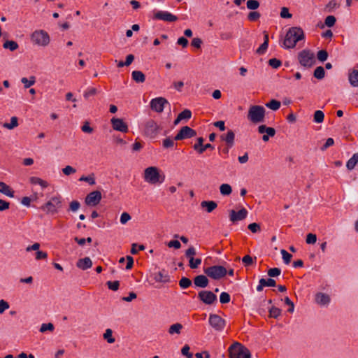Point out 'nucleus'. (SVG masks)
Segmentation results:
<instances>
[{
  "mask_svg": "<svg viewBox=\"0 0 358 358\" xmlns=\"http://www.w3.org/2000/svg\"><path fill=\"white\" fill-rule=\"evenodd\" d=\"M31 43L39 47H46L50 43V37L49 34L43 29H37L30 35Z\"/></svg>",
  "mask_w": 358,
  "mask_h": 358,
  "instance_id": "obj_5",
  "label": "nucleus"
},
{
  "mask_svg": "<svg viewBox=\"0 0 358 358\" xmlns=\"http://www.w3.org/2000/svg\"><path fill=\"white\" fill-rule=\"evenodd\" d=\"M0 192L10 198L14 196V191L3 182H0Z\"/></svg>",
  "mask_w": 358,
  "mask_h": 358,
  "instance_id": "obj_25",
  "label": "nucleus"
},
{
  "mask_svg": "<svg viewBox=\"0 0 358 358\" xmlns=\"http://www.w3.org/2000/svg\"><path fill=\"white\" fill-rule=\"evenodd\" d=\"M103 337L110 344H112L115 341V339L113 336V331L110 329H107L105 331L104 334H103Z\"/></svg>",
  "mask_w": 358,
  "mask_h": 358,
  "instance_id": "obj_35",
  "label": "nucleus"
},
{
  "mask_svg": "<svg viewBox=\"0 0 358 358\" xmlns=\"http://www.w3.org/2000/svg\"><path fill=\"white\" fill-rule=\"evenodd\" d=\"M201 264V258H194L189 260V266L191 268L195 269L197 268L200 264Z\"/></svg>",
  "mask_w": 358,
  "mask_h": 358,
  "instance_id": "obj_41",
  "label": "nucleus"
},
{
  "mask_svg": "<svg viewBox=\"0 0 358 358\" xmlns=\"http://www.w3.org/2000/svg\"><path fill=\"white\" fill-rule=\"evenodd\" d=\"M217 206V204L214 201H203L201 203V207L204 208L206 212H213Z\"/></svg>",
  "mask_w": 358,
  "mask_h": 358,
  "instance_id": "obj_24",
  "label": "nucleus"
},
{
  "mask_svg": "<svg viewBox=\"0 0 358 358\" xmlns=\"http://www.w3.org/2000/svg\"><path fill=\"white\" fill-rule=\"evenodd\" d=\"M154 18L164 22H173L178 20V17L170 12L158 10L154 13Z\"/></svg>",
  "mask_w": 358,
  "mask_h": 358,
  "instance_id": "obj_14",
  "label": "nucleus"
},
{
  "mask_svg": "<svg viewBox=\"0 0 358 358\" xmlns=\"http://www.w3.org/2000/svg\"><path fill=\"white\" fill-rule=\"evenodd\" d=\"M280 17L282 18H291L292 14L289 13V9L287 8L283 7L281 8Z\"/></svg>",
  "mask_w": 358,
  "mask_h": 358,
  "instance_id": "obj_62",
  "label": "nucleus"
},
{
  "mask_svg": "<svg viewBox=\"0 0 358 358\" xmlns=\"http://www.w3.org/2000/svg\"><path fill=\"white\" fill-rule=\"evenodd\" d=\"M29 182L32 185H40L42 188H46L48 186V182L41 178L33 176L29 178Z\"/></svg>",
  "mask_w": 358,
  "mask_h": 358,
  "instance_id": "obj_30",
  "label": "nucleus"
},
{
  "mask_svg": "<svg viewBox=\"0 0 358 358\" xmlns=\"http://www.w3.org/2000/svg\"><path fill=\"white\" fill-rule=\"evenodd\" d=\"M62 172L64 175L69 176L75 173L76 172V170L71 166H66L64 169H62Z\"/></svg>",
  "mask_w": 358,
  "mask_h": 358,
  "instance_id": "obj_57",
  "label": "nucleus"
},
{
  "mask_svg": "<svg viewBox=\"0 0 358 358\" xmlns=\"http://www.w3.org/2000/svg\"><path fill=\"white\" fill-rule=\"evenodd\" d=\"M298 60L303 67H311L315 62V55L308 50H303L298 55Z\"/></svg>",
  "mask_w": 358,
  "mask_h": 358,
  "instance_id": "obj_8",
  "label": "nucleus"
},
{
  "mask_svg": "<svg viewBox=\"0 0 358 358\" xmlns=\"http://www.w3.org/2000/svg\"><path fill=\"white\" fill-rule=\"evenodd\" d=\"M315 302L320 306H327L330 302V297L327 294L319 292L315 295Z\"/></svg>",
  "mask_w": 358,
  "mask_h": 358,
  "instance_id": "obj_20",
  "label": "nucleus"
},
{
  "mask_svg": "<svg viewBox=\"0 0 358 358\" xmlns=\"http://www.w3.org/2000/svg\"><path fill=\"white\" fill-rule=\"evenodd\" d=\"M161 130V127L152 120H148L145 124V134L151 138H155Z\"/></svg>",
  "mask_w": 358,
  "mask_h": 358,
  "instance_id": "obj_9",
  "label": "nucleus"
},
{
  "mask_svg": "<svg viewBox=\"0 0 358 358\" xmlns=\"http://www.w3.org/2000/svg\"><path fill=\"white\" fill-rule=\"evenodd\" d=\"M325 24L329 27H331L335 24L336 18L333 15H329L325 19Z\"/></svg>",
  "mask_w": 358,
  "mask_h": 358,
  "instance_id": "obj_56",
  "label": "nucleus"
},
{
  "mask_svg": "<svg viewBox=\"0 0 358 358\" xmlns=\"http://www.w3.org/2000/svg\"><path fill=\"white\" fill-rule=\"evenodd\" d=\"M189 346L188 345H185L181 349V353L183 356H185L187 358H192V353L189 352Z\"/></svg>",
  "mask_w": 358,
  "mask_h": 358,
  "instance_id": "obj_51",
  "label": "nucleus"
},
{
  "mask_svg": "<svg viewBox=\"0 0 358 358\" xmlns=\"http://www.w3.org/2000/svg\"><path fill=\"white\" fill-rule=\"evenodd\" d=\"M358 162V152L353 155V156L348 161L346 166L349 170H352Z\"/></svg>",
  "mask_w": 358,
  "mask_h": 358,
  "instance_id": "obj_33",
  "label": "nucleus"
},
{
  "mask_svg": "<svg viewBox=\"0 0 358 358\" xmlns=\"http://www.w3.org/2000/svg\"><path fill=\"white\" fill-rule=\"evenodd\" d=\"M77 267L82 270L90 268L92 266V262L90 257H85L78 260L76 263Z\"/></svg>",
  "mask_w": 358,
  "mask_h": 358,
  "instance_id": "obj_22",
  "label": "nucleus"
},
{
  "mask_svg": "<svg viewBox=\"0 0 358 358\" xmlns=\"http://www.w3.org/2000/svg\"><path fill=\"white\" fill-rule=\"evenodd\" d=\"M55 327L52 323H43L40 327V331L44 333L47 331H53Z\"/></svg>",
  "mask_w": 358,
  "mask_h": 358,
  "instance_id": "obj_44",
  "label": "nucleus"
},
{
  "mask_svg": "<svg viewBox=\"0 0 358 358\" xmlns=\"http://www.w3.org/2000/svg\"><path fill=\"white\" fill-rule=\"evenodd\" d=\"M248 214V210L244 208H241L238 211L231 210L229 212V219L232 222L241 221L247 217Z\"/></svg>",
  "mask_w": 358,
  "mask_h": 358,
  "instance_id": "obj_17",
  "label": "nucleus"
},
{
  "mask_svg": "<svg viewBox=\"0 0 358 358\" xmlns=\"http://www.w3.org/2000/svg\"><path fill=\"white\" fill-rule=\"evenodd\" d=\"M196 249L193 246H190L185 251V256L189 259V260L193 259L194 256L196 255Z\"/></svg>",
  "mask_w": 358,
  "mask_h": 358,
  "instance_id": "obj_50",
  "label": "nucleus"
},
{
  "mask_svg": "<svg viewBox=\"0 0 358 358\" xmlns=\"http://www.w3.org/2000/svg\"><path fill=\"white\" fill-rule=\"evenodd\" d=\"M63 206V199L61 195L56 194L50 198L41 209L48 215L57 214Z\"/></svg>",
  "mask_w": 358,
  "mask_h": 358,
  "instance_id": "obj_3",
  "label": "nucleus"
},
{
  "mask_svg": "<svg viewBox=\"0 0 358 358\" xmlns=\"http://www.w3.org/2000/svg\"><path fill=\"white\" fill-rule=\"evenodd\" d=\"M174 139L166 138L163 141V147L165 148H173L175 145Z\"/></svg>",
  "mask_w": 358,
  "mask_h": 358,
  "instance_id": "obj_48",
  "label": "nucleus"
},
{
  "mask_svg": "<svg viewBox=\"0 0 358 358\" xmlns=\"http://www.w3.org/2000/svg\"><path fill=\"white\" fill-rule=\"evenodd\" d=\"M80 181H85L88 182L90 185H94L95 184V178L93 174L88 176H81L79 179Z\"/></svg>",
  "mask_w": 358,
  "mask_h": 358,
  "instance_id": "obj_46",
  "label": "nucleus"
},
{
  "mask_svg": "<svg viewBox=\"0 0 358 358\" xmlns=\"http://www.w3.org/2000/svg\"><path fill=\"white\" fill-rule=\"evenodd\" d=\"M191 280L187 278H182L179 282L180 286L183 289L189 287L191 285Z\"/></svg>",
  "mask_w": 358,
  "mask_h": 358,
  "instance_id": "obj_52",
  "label": "nucleus"
},
{
  "mask_svg": "<svg viewBox=\"0 0 358 358\" xmlns=\"http://www.w3.org/2000/svg\"><path fill=\"white\" fill-rule=\"evenodd\" d=\"M235 134L233 131L229 130L226 134L221 136L222 140L224 141L229 147L233 146L234 143Z\"/></svg>",
  "mask_w": 358,
  "mask_h": 358,
  "instance_id": "obj_26",
  "label": "nucleus"
},
{
  "mask_svg": "<svg viewBox=\"0 0 358 358\" xmlns=\"http://www.w3.org/2000/svg\"><path fill=\"white\" fill-rule=\"evenodd\" d=\"M18 126V122L17 117H12L10 118V123H4L3 124V127L8 129H13L14 128L17 127Z\"/></svg>",
  "mask_w": 358,
  "mask_h": 358,
  "instance_id": "obj_37",
  "label": "nucleus"
},
{
  "mask_svg": "<svg viewBox=\"0 0 358 358\" xmlns=\"http://www.w3.org/2000/svg\"><path fill=\"white\" fill-rule=\"evenodd\" d=\"M210 325L216 331H222L225 326V321L216 314H210L208 320Z\"/></svg>",
  "mask_w": 358,
  "mask_h": 358,
  "instance_id": "obj_11",
  "label": "nucleus"
},
{
  "mask_svg": "<svg viewBox=\"0 0 358 358\" xmlns=\"http://www.w3.org/2000/svg\"><path fill=\"white\" fill-rule=\"evenodd\" d=\"M281 106L280 101L272 99L269 102L266 103V106L272 110H278Z\"/></svg>",
  "mask_w": 358,
  "mask_h": 358,
  "instance_id": "obj_34",
  "label": "nucleus"
},
{
  "mask_svg": "<svg viewBox=\"0 0 358 358\" xmlns=\"http://www.w3.org/2000/svg\"><path fill=\"white\" fill-rule=\"evenodd\" d=\"M228 351L229 358H251L250 350L239 343L231 345Z\"/></svg>",
  "mask_w": 358,
  "mask_h": 358,
  "instance_id": "obj_6",
  "label": "nucleus"
},
{
  "mask_svg": "<svg viewBox=\"0 0 358 358\" xmlns=\"http://www.w3.org/2000/svg\"><path fill=\"white\" fill-rule=\"evenodd\" d=\"M143 180L151 185L162 184L165 180V175L157 166H148L144 169Z\"/></svg>",
  "mask_w": 358,
  "mask_h": 358,
  "instance_id": "obj_1",
  "label": "nucleus"
},
{
  "mask_svg": "<svg viewBox=\"0 0 358 358\" xmlns=\"http://www.w3.org/2000/svg\"><path fill=\"white\" fill-rule=\"evenodd\" d=\"M40 243H34L31 245H28L25 250L27 252L36 251L35 254V259L37 261L39 260H45L48 258V253L46 252L40 250Z\"/></svg>",
  "mask_w": 358,
  "mask_h": 358,
  "instance_id": "obj_12",
  "label": "nucleus"
},
{
  "mask_svg": "<svg viewBox=\"0 0 358 358\" xmlns=\"http://www.w3.org/2000/svg\"><path fill=\"white\" fill-rule=\"evenodd\" d=\"M203 138L200 137L197 139V143L194 144V148L196 150L199 154H202L208 148L213 149V147L210 143H207L205 146H203Z\"/></svg>",
  "mask_w": 358,
  "mask_h": 358,
  "instance_id": "obj_21",
  "label": "nucleus"
},
{
  "mask_svg": "<svg viewBox=\"0 0 358 358\" xmlns=\"http://www.w3.org/2000/svg\"><path fill=\"white\" fill-rule=\"evenodd\" d=\"M101 200V194L99 191L90 192L85 198V203L88 206H95Z\"/></svg>",
  "mask_w": 358,
  "mask_h": 358,
  "instance_id": "obj_19",
  "label": "nucleus"
},
{
  "mask_svg": "<svg viewBox=\"0 0 358 358\" xmlns=\"http://www.w3.org/2000/svg\"><path fill=\"white\" fill-rule=\"evenodd\" d=\"M204 273L213 280H220L227 273V269L223 266H212L203 269Z\"/></svg>",
  "mask_w": 358,
  "mask_h": 358,
  "instance_id": "obj_7",
  "label": "nucleus"
},
{
  "mask_svg": "<svg viewBox=\"0 0 358 358\" xmlns=\"http://www.w3.org/2000/svg\"><path fill=\"white\" fill-rule=\"evenodd\" d=\"M259 17H260V14L257 11H252L248 15V20L252 22H255V21L257 20Z\"/></svg>",
  "mask_w": 358,
  "mask_h": 358,
  "instance_id": "obj_55",
  "label": "nucleus"
},
{
  "mask_svg": "<svg viewBox=\"0 0 358 358\" xmlns=\"http://www.w3.org/2000/svg\"><path fill=\"white\" fill-rule=\"evenodd\" d=\"M281 273V271L280 268H270L268 271V275L270 276V277H276V276H278Z\"/></svg>",
  "mask_w": 358,
  "mask_h": 358,
  "instance_id": "obj_61",
  "label": "nucleus"
},
{
  "mask_svg": "<svg viewBox=\"0 0 358 358\" xmlns=\"http://www.w3.org/2000/svg\"><path fill=\"white\" fill-rule=\"evenodd\" d=\"M348 79L352 86L358 87V70L352 69L350 71Z\"/></svg>",
  "mask_w": 358,
  "mask_h": 358,
  "instance_id": "obj_27",
  "label": "nucleus"
},
{
  "mask_svg": "<svg viewBox=\"0 0 358 358\" xmlns=\"http://www.w3.org/2000/svg\"><path fill=\"white\" fill-rule=\"evenodd\" d=\"M107 285L108 288L111 290L116 291L119 288V281H108Z\"/></svg>",
  "mask_w": 358,
  "mask_h": 358,
  "instance_id": "obj_60",
  "label": "nucleus"
},
{
  "mask_svg": "<svg viewBox=\"0 0 358 358\" xmlns=\"http://www.w3.org/2000/svg\"><path fill=\"white\" fill-rule=\"evenodd\" d=\"M314 122L316 123H322L324 119V114L322 110H316L314 113Z\"/></svg>",
  "mask_w": 358,
  "mask_h": 358,
  "instance_id": "obj_40",
  "label": "nucleus"
},
{
  "mask_svg": "<svg viewBox=\"0 0 358 358\" xmlns=\"http://www.w3.org/2000/svg\"><path fill=\"white\" fill-rule=\"evenodd\" d=\"M192 117V113L189 110L186 109L182 111L178 115L177 118L174 121V124L177 125L182 120H189Z\"/></svg>",
  "mask_w": 358,
  "mask_h": 358,
  "instance_id": "obj_28",
  "label": "nucleus"
},
{
  "mask_svg": "<svg viewBox=\"0 0 358 358\" xmlns=\"http://www.w3.org/2000/svg\"><path fill=\"white\" fill-rule=\"evenodd\" d=\"M317 241V236L315 234L309 233L306 236V242L307 244H315Z\"/></svg>",
  "mask_w": 358,
  "mask_h": 358,
  "instance_id": "obj_49",
  "label": "nucleus"
},
{
  "mask_svg": "<svg viewBox=\"0 0 358 358\" xmlns=\"http://www.w3.org/2000/svg\"><path fill=\"white\" fill-rule=\"evenodd\" d=\"M327 57L328 54L325 50H322L317 52V59L321 62L327 60Z\"/></svg>",
  "mask_w": 358,
  "mask_h": 358,
  "instance_id": "obj_64",
  "label": "nucleus"
},
{
  "mask_svg": "<svg viewBox=\"0 0 358 358\" xmlns=\"http://www.w3.org/2000/svg\"><path fill=\"white\" fill-rule=\"evenodd\" d=\"M220 191L221 194L228 196L231 194L232 188L229 184H222L220 187Z\"/></svg>",
  "mask_w": 358,
  "mask_h": 358,
  "instance_id": "obj_39",
  "label": "nucleus"
},
{
  "mask_svg": "<svg viewBox=\"0 0 358 358\" xmlns=\"http://www.w3.org/2000/svg\"><path fill=\"white\" fill-rule=\"evenodd\" d=\"M112 127L114 130L122 133H127L129 131L127 124L121 118L113 117L110 120Z\"/></svg>",
  "mask_w": 358,
  "mask_h": 358,
  "instance_id": "obj_15",
  "label": "nucleus"
},
{
  "mask_svg": "<svg viewBox=\"0 0 358 358\" xmlns=\"http://www.w3.org/2000/svg\"><path fill=\"white\" fill-rule=\"evenodd\" d=\"M246 4L247 8L250 10H256L259 6V3L256 0H248Z\"/></svg>",
  "mask_w": 358,
  "mask_h": 358,
  "instance_id": "obj_47",
  "label": "nucleus"
},
{
  "mask_svg": "<svg viewBox=\"0 0 358 358\" xmlns=\"http://www.w3.org/2000/svg\"><path fill=\"white\" fill-rule=\"evenodd\" d=\"M325 71L323 67L318 66L314 71V76L317 79H322L324 77Z\"/></svg>",
  "mask_w": 358,
  "mask_h": 358,
  "instance_id": "obj_43",
  "label": "nucleus"
},
{
  "mask_svg": "<svg viewBox=\"0 0 358 358\" xmlns=\"http://www.w3.org/2000/svg\"><path fill=\"white\" fill-rule=\"evenodd\" d=\"M10 307L9 303L4 299L0 300V315L3 314Z\"/></svg>",
  "mask_w": 358,
  "mask_h": 358,
  "instance_id": "obj_54",
  "label": "nucleus"
},
{
  "mask_svg": "<svg viewBox=\"0 0 358 358\" xmlns=\"http://www.w3.org/2000/svg\"><path fill=\"white\" fill-rule=\"evenodd\" d=\"M268 64L271 66H272L273 69H278L281 66V62L275 58H273L269 59Z\"/></svg>",
  "mask_w": 358,
  "mask_h": 358,
  "instance_id": "obj_59",
  "label": "nucleus"
},
{
  "mask_svg": "<svg viewBox=\"0 0 358 358\" xmlns=\"http://www.w3.org/2000/svg\"><path fill=\"white\" fill-rule=\"evenodd\" d=\"M266 110L262 106L252 105L249 107L247 118L253 124H259L264 121Z\"/></svg>",
  "mask_w": 358,
  "mask_h": 358,
  "instance_id": "obj_4",
  "label": "nucleus"
},
{
  "mask_svg": "<svg viewBox=\"0 0 358 358\" xmlns=\"http://www.w3.org/2000/svg\"><path fill=\"white\" fill-rule=\"evenodd\" d=\"M281 314V310L277 307L273 306L269 310V315L271 317L277 318Z\"/></svg>",
  "mask_w": 358,
  "mask_h": 358,
  "instance_id": "obj_45",
  "label": "nucleus"
},
{
  "mask_svg": "<svg viewBox=\"0 0 358 358\" xmlns=\"http://www.w3.org/2000/svg\"><path fill=\"white\" fill-rule=\"evenodd\" d=\"M21 82L24 85V88H29L35 84L36 78L34 76H30L29 79L27 78H22L21 79Z\"/></svg>",
  "mask_w": 358,
  "mask_h": 358,
  "instance_id": "obj_36",
  "label": "nucleus"
},
{
  "mask_svg": "<svg viewBox=\"0 0 358 358\" xmlns=\"http://www.w3.org/2000/svg\"><path fill=\"white\" fill-rule=\"evenodd\" d=\"M131 77L132 79L138 83H143L145 80L144 73L141 71H134L131 73Z\"/></svg>",
  "mask_w": 358,
  "mask_h": 358,
  "instance_id": "obj_31",
  "label": "nucleus"
},
{
  "mask_svg": "<svg viewBox=\"0 0 358 358\" xmlns=\"http://www.w3.org/2000/svg\"><path fill=\"white\" fill-rule=\"evenodd\" d=\"M194 283L195 286L204 288L208 285V280L207 276L204 275H199L194 278Z\"/></svg>",
  "mask_w": 358,
  "mask_h": 358,
  "instance_id": "obj_23",
  "label": "nucleus"
},
{
  "mask_svg": "<svg viewBox=\"0 0 358 358\" xmlns=\"http://www.w3.org/2000/svg\"><path fill=\"white\" fill-rule=\"evenodd\" d=\"M150 108L157 113H162L166 105L169 104L168 101L164 97H157L150 101Z\"/></svg>",
  "mask_w": 358,
  "mask_h": 358,
  "instance_id": "obj_10",
  "label": "nucleus"
},
{
  "mask_svg": "<svg viewBox=\"0 0 358 358\" xmlns=\"http://www.w3.org/2000/svg\"><path fill=\"white\" fill-rule=\"evenodd\" d=\"M280 253L282 255V257L283 259V262L285 264H289L292 259V255L289 254L288 252H287L285 250L282 249L280 250Z\"/></svg>",
  "mask_w": 358,
  "mask_h": 358,
  "instance_id": "obj_42",
  "label": "nucleus"
},
{
  "mask_svg": "<svg viewBox=\"0 0 358 358\" xmlns=\"http://www.w3.org/2000/svg\"><path fill=\"white\" fill-rule=\"evenodd\" d=\"M220 301L222 303H227L230 301V295L227 292H222L220 296Z\"/></svg>",
  "mask_w": 358,
  "mask_h": 358,
  "instance_id": "obj_58",
  "label": "nucleus"
},
{
  "mask_svg": "<svg viewBox=\"0 0 358 358\" xmlns=\"http://www.w3.org/2000/svg\"><path fill=\"white\" fill-rule=\"evenodd\" d=\"M304 38L303 31L300 27L290 28L285 37L283 47L285 48H293L296 46L298 41Z\"/></svg>",
  "mask_w": 358,
  "mask_h": 358,
  "instance_id": "obj_2",
  "label": "nucleus"
},
{
  "mask_svg": "<svg viewBox=\"0 0 358 358\" xmlns=\"http://www.w3.org/2000/svg\"><path fill=\"white\" fill-rule=\"evenodd\" d=\"M154 280L156 282H166L169 280V277L167 275L164 274L162 271H158L153 274Z\"/></svg>",
  "mask_w": 358,
  "mask_h": 358,
  "instance_id": "obj_32",
  "label": "nucleus"
},
{
  "mask_svg": "<svg viewBox=\"0 0 358 358\" xmlns=\"http://www.w3.org/2000/svg\"><path fill=\"white\" fill-rule=\"evenodd\" d=\"M198 297L202 302L207 305H211L217 301V296L210 291H201L198 294Z\"/></svg>",
  "mask_w": 358,
  "mask_h": 358,
  "instance_id": "obj_13",
  "label": "nucleus"
},
{
  "mask_svg": "<svg viewBox=\"0 0 358 358\" xmlns=\"http://www.w3.org/2000/svg\"><path fill=\"white\" fill-rule=\"evenodd\" d=\"M248 229L252 232V233H257L260 231L261 228L259 224L257 223H251L248 225Z\"/></svg>",
  "mask_w": 358,
  "mask_h": 358,
  "instance_id": "obj_63",
  "label": "nucleus"
},
{
  "mask_svg": "<svg viewBox=\"0 0 358 358\" xmlns=\"http://www.w3.org/2000/svg\"><path fill=\"white\" fill-rule=\"evenodd\" d=\"M196 131L187 126H185L180 129L179 132L175 136L174 140L180 141L186 138H189L196 136Z\"/></svg>",
  "mask_w": 358,
  "mask_h": 358,
  "instance_id": "obj_16",
  "label": "nucleus"
},
{
  "mask_svg": "<svg viewBox=\"0 0 358 358\" xmlns=\"http://www.w3.org/2000/svg\"><path fill=\"white\" fill-rule=\"evenodd\" d=\"M131 219V215L127 212L122 213L120 215V222L122 224H127Z\"/></svg>",
  "mask_w": 358,
  "mask_h": 358,
  "instance_id": "obj_53",
  "label": "nucleus"
},
{
  "mask_svg": "<svg viewBox=\"0 0 358 358\" xmlns=\"http://www.w3.org/2000/svg\"><path fill=\"white\" fill-rule=\"evenodd\" d=\"M258 132L264 134L262 140L264 142H267L270 137H273L275 134V130L274 128L266 127L264 124L258 127Z\"/></svg>",
  "mask_w": 358,
  "mask_h": 358,
  "instance_id": "obj_18",
  "label": "nucleus"
},
{
  "mask_svg": "<svg viewBox=\"0 0 358 358\" xmlns=\"http://www.w3.org/2000/svg\"><path fill=\"white\" fill-rule=\"evenodd\" d=\"M183 326L180 323H175L171 325L169 328L168 332L170 335L180 334Z\"/></svg>",
  "mask_w": 358,
  "mask_h": 358,
  "instance_id": "obj_29",
  "label": "nucleus"
},
{
  "mask_svg": "<svg viewBox=\"0 0 358 358\" xmlns=\"http://www.w3.org/2000/svg\"><path fill=\"white\" fill-rule=\"evenodd\" d=\"M3 47L6 49H9L10 51H15L18 48L19 45L14 41H7L3 43Z\"/></svg>",
  "mask_w": 358,
  "mask_h": 358,
  "instance_id": "obj_38",
  "label": "nucleus"
}]
</instances>
